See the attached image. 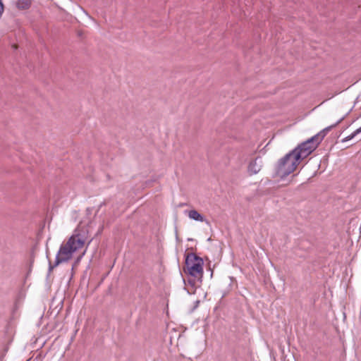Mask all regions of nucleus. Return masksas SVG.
Here are the masks:
<instances>
[{"label":"nucleus","instance_id":"6e6552de","mask_svg":"<svg viewBox=\"0 0 361 361\" xmlns=\"http://www.w3.org/2000/svg\"><path fill=\"white\" fill-rule=\"evenodd\" d=\"M196 281H197V279L193 278V279H189L188 280V283H189V284H190L192 287H194V286H195Z\"/></svg>","mask_w":361,"mask_h":361},{"label":"nucleus","instance_id":"f257e3e1","mask_svg":"<svg viewBox=\"0 0 361 361\" xmlns=\"http://www.w3.org/2000/svg\"><path fill=\"white\" fill-rule=\"evenodd\" d=\"M324 137L322 133H318L279 159L275 166L274 177L282 179L293 173L300 161L317 147Z\"/></svg>","mask_w":361,"mask_h":361},{"label":"nucleus","instance_id":"f03ea898","mask_svg":"<svg viewBox=\"0 0 361 361\" xmlns=\"http://www.w3.org/2000/svg\"><path fill=\"white\" fill-rule=\"evenodd\" d=\"M88 238V231L86 228H77L73 234L61 245L55 263L53 266L50 265V269L58 266L60 263L66 262L71 259L75 252L83 248Z\"/></svg>","mask_w":361,"mask_h":361},{"label":"nucleus","instance_id":"9d476101","mask_svg":"<svg viewBox=\"0 0 361 361\" xmlns=\"http://www.w3.org/2000/svg\"><path fill=\"white\" fill-rule=\"evenodd\" d=\"M13 48L14 49H16L18 48V46H17L16 44H13Z\"/></svg>","mask_w":361,"mask_h":361},{"label":"nucleus","instance_id":"39448f33","mask_svg":"<svg viewBox=\"0 0 361 361\" xmlns=\"http://www.w3.org/2000/svg\"><path fill=\"white\" fill-rule=\"evenodd\" d=\"M188 216L191 219L200 222H206L207 224H209L208 221L206 220L205 218L195 209L188 211Z\"/></svg>","mask_w":361,"mask_h":361},{"label":"nucleus","instance_id":"0eeeda50","mask_svg":"<svg viewBox=\"0 0 361 361\" xmlns=\"http://www.w3.org/2000/svg\"><path fill=\"white\" fill-rule=\"evenodd\" d=\"M360 133H361V127L360 128L357 129L356 130H355L349 136H348V137H345L344 139H343L342 142H346V141H348V140L353 139L356 135L359 134Z\"/></svg>","mask_w":361,"mask_h":361},{"label":"nucleus","instance_id":"20e7f679","mask_svg":"<svg viewBox=\"0 0 361 361\" xmlns=\"http://www.w3.org/2000/svg\"><path fill=\"white\" fill-rule=\"evenodd\" d=\"M262 166V159L261 157L258 156L250 161L247 166V171L250 175L257 174L261 171Z\"/></svg>","mask_w":361,"mask_h":361},{"label":"nucleus","instance_id":"423d86ee","mask_svg":"<svg viewBox=\"0 0 361 361\" xmlns=\"http://www.w3.org/2000/svg\"><path fill=\"white\" fill-rule=\"evenodd\" d=\"M32 4V0H17L15 5L18 10L23 11L29 9Z\"/></svg>","mask_w":361,"mask_h":361},{"label":"nucleus","instance_id":"7ed1b4c3","mask_svg":"<svg viewBox=\"0 0 361 361\" xmlns=\"http://www.w3.org/2000/svg\"><path fill=\"white\" fill-rule=\"evenodd\" d=\"M184 271L190 277L202 281L203 276V260L193 253L188 254L185 259Z\"/></svg>","mask_w":361,"mask_h":361},{"label":"nucleus","instance_id":"1a4fd4ad","mask_svg":"<svg viewBox=\"0 0 361 361\" xmlns=\"http://www.w3.org/2000/svg\"><path fill=\"white\" fill-rule=\"evenodd\" d=\"M85 252H83L81 255H80V257H78V261H79L80 259V258L82 257V255H84Z\"/></svg>","mask_w":361,"mask_h":361},{"label":"nucleus","instance_id":"9b49d317","mask_svg":"<svg viewBox=\"0 0 361 361\" xmlns=\"http://www.w3.org/2000/svg\"><path fill=\"white\" fill-rule=\"evenodd\" d=\"M0 1H1V0H0Z\"/></svg>","mask_w":361,"mask_h":361}]
</instances>
